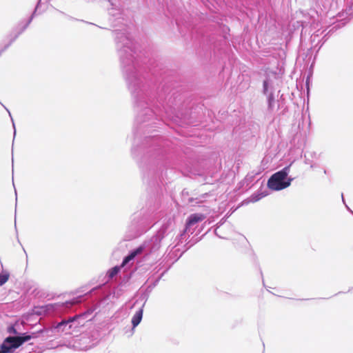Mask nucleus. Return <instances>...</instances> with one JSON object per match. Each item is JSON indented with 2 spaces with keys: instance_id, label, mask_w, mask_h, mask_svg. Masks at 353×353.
Wrapping results in <instances>:
<instances>
[{
  "instance_id": "9",
  "label": "nucleus",
  "mask_w": 353,
  "mask_h": 353,
  "mask_svg": "<svg viewBox=\"0 0 353 353\" xmlns=\"http://www.w3.org/2000/svg\"><path fill=\"white\" fill-rule=\"evenodd\" d=\"M8 332L12 334H17L18 332L14 326H10L8 328Z\"/></svg>"
},
{
  "instance_id": "11",
  "label": "nucleus",
  "mask_w": 353,
  "mask_h": 353,
  "mask_svg": "<svg viewBox=\"0 0 353 353\" xmlns=\"http://www.w3.org/2000/svg\"><path fill=\"white\" fill-rule=\"evenodd\" d=\"M259 199V198H256V199H254V201H258Z\"/></svg>"
},
{
  "instance_id": "5",
  "label": "nucleus",
  "mask_w": 353,
  "mask_h": 353,
  "mask_svg": "<svg viewBox=\"0 0 353 353\" xmlns=\"http://www.w3.org/2000/svg\"><path fill=\"white\" fill-rule=\"evenodd\" d=\"M143 308H140L138 311L136 312V313L133 316L132 319V324L133 328L136 327L140 323L143 317Z\"/></svg>"
},
{
  "instance_id": "1",
  "label": "nucleus",
  "mask_w": 353,
  "mask_h": 353,
  "mask_svg": "<svg viewBox=\"0 0 353 353\" xmlns=\"http://www.w3.org/2000/svg\"><path fill=\"white\" fill-rule=\"evenodd\" d=\"M290 166L285 167L283 170L272 174L268 181V187L272 190L279 191L289 187L292 179L288 178V174Z\"/></svg>"
},
{
  "instance_id": "8",
  "label": "nucleus",
  "mask_w": 353,
  "mask_h": 353,
  "mask_svg": "<svg viewBox=\"0 0 353 353\" xmlns=\"http://www.w3.org/2000/svg\"><path fill=\"white\" fill-rule=\"evenodd\" d=\"M10 352L9 348L7 347V345L3 343L1 346L0 353H9Z\"/></svg>"
},
{
  "instance_id": "7",
  "label": "nucleus",
  "mask_w": 353,
  "mask_h": 353,
  "mask_svg": "<svg viewBox=\"0 0 353 353\" xmlns=\"http://www.w3.org/2000/svg\"><path fill=\"white\" fill-rule=\"evenodd\" d=\"M122 267L121 266H115L110 270H108L107 274L109 279H112L114 276H116L119 272L120 271L121 268Z\"/></svg>"
},
{
  "instance_id": "3",
  "label": "nucleus",
  "mask_w": 353,
  "mask_h": 353,
  "mask_svg": "<svg viewBox=\"0 0 353 353\" xmlns=\"http://www.w3.org/2000/svg\"><path fill=\"white\" fill-rule=\"evenodd\" d=\"M205 216L202 214H191L187 219L186 223H185V228L186 229L190 228L191 226L194 225V224L202 221L205 219Z\"/></svg>"
},
{
  "instance_id": "10",
  "label": "nucleus",
  "mask_w": 353,
  "mask_h": 353,
  "mask_svg": "<svg viewBox=\"0 0 353 353\" xmlns=\"http://www.w3.org/2000/svg\"><path fill=\"white\" fill-rule=\"evenodd\" d=\"M67 323H68L67 321H61V322L57 324V328H59V327H61V326H62V325H63L67 324Z\"/></svg>"
},
{
  "instance_id": "6",
  "label": "nucleus",
  "mask_w": 353,
  "mask_h": 353,
  "mask_svg": "<svg viewBox=\"0 0 353 353\" xmlns=\"http://www.w3.org/2000/svg\"><path fill=\"white\" fill-rule=\"evenodd\" d=\"M10 278V274L6 270H3L0 272V286L5 284Z\"/></svg>"
},
{
  "instance_id": "2",
  "label": "nucleus",
  "mask_w": 353,
  "mask_h": 353,
  "mask_svg": "<svg viewBox=\"0 0 353 353\" xmlns=\"http://www.w3.org/2000/svg\"><path fill=\"white\" fill-rule=\"evenodd\" d=\"M36 337L37 333H33L32 335L24 334L21 336H8L4 340L3 343L7 345V347L11 352L12 349L18 348L23 343Z\"/></svg>"
},
{
  "instance_id": "4",
  "label": "nucleus",
  "mask_w": 353,
  "mask_h": 353,
  "mask_svg": "<svg viewBox=\"0 0 353 353\" xmlns=\"http://www.w3.org/2000/svg\"><path fill=\"white\" fill-rule=\"evenodd\" d=\"M144 250V246L141 245L139 248H137L134 251L131 252L127 256H125L121 265V267H124L125 265H127L130 261L134 259L136 256L138 254H140L143 252Z\"/></svg>"
}]
</instances>
